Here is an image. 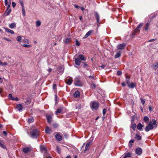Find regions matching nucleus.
<instances>
[{
  "instance_id": "1",
  "label": "nucleus",
  "mask_w": 158,
  "mask_h": 158,
  "mask_svg": "<svg viewBox=\"0 0 158 158\" xmlns=\"http://www.w3.org/2000/svg\"><path fill=\"white\" fill-rule=\"evenodd\" d=\"M157 125L155 119H153L152 122L150 121L148 125L145 128V130L146 132H148L150 130H152L154 128H156Z\"/></svg>"
},
{
  "instance_id": "2",
  "label": "nucleus",
  "mask_w": 158,
  "mask_h": 158,
  "mask_svg": "<svg viewBox=\"0 0 158 158\" xmlns=\"http://www.w3.org/2000/svg\"><path fill=\"white\" fill-rule=\"evenodd\" d=\"M39 132L37 129H35L30 132V135L34 139H37L39 136Z\"/></svg>"
},
{
  "instance_id": "3",
  "label": "nucleus",
  "mask_w": 158,
  "mask_h": 158,
  "mask_svg": "<svg viewBox=\"0 0 158 158\" xmlns=\"http://www.w3.org/2000/svg\"><path fill=\"white\" fill-rule=\"evenodd\" d=\"M90 105V107L92 109H97L99 106L98 103L95 101L91 102Z\"/></svg>"
},
{
  "instance_id": "4",
  "label": "nucleus",
  "mask_w": 158,
  "mask_h": 158,
  "mask_svg": "<svg viewBox=\"0 0 158 158\" xmlns=\"http://www.w3.org/2000/svg\"><path fill=\"white\" fill-rule=\"evenodd\" d=\"M32 150L31 147H27L24 148L23 149V152L25 153H27L29 152H31Z\"/></svg>"
},
{
  "instance_id": "5",
  "label": "nucleus",
  "mask_w": 158,
  "mask_h": 158,
  "mask_svg": "<svg viewBox=\"0 0 158 158\" xmlns=\"http://www.w3.org/2000/svg\"><path fill=\"white\" fill-rule=\"evenodd\" d=\"M126 45L125 43H123L118 45L117 46V48L119 50H123L124 49Z\"/></svg>"
},
{
  "instance_id": "6",
  "label": "nucleus",
  "mask_w": 158,
  "mask_h": 158,
  "mask_svg": "<svg viewBox=\"0 0 158 158\" xmlns=\"http://www.w3.org/2000/svg\"><path fill=\"white\" fill-rule=\"evenodd\" d=\"M74 84L75 86H80L81 85V82L80 81L79 79L76 78L75 79L74 81Z\"/></svg>"
},
{
  "instance_id": "7",
  "label": "nucleus",
  "mask_w": 158,
  "mask_h": 158,
  "mask_svg": "<svg viewBox=\"0 0 158 158\" xmlns=\"http://www.w3.org/2000/svg\"><path fill=\"white\" fill-rule=\"evenodd\" d=\"M91 142H87L85 145V150L84 152H85L88 151L89 149L90 145L91 144Z\"/></svg>"
},
{
  "instance_id": "8",
  "label": "nucleus",
  "mask_w": 158,
  "mask_h": 158,
  "mask_svg": "<svg viewBox=\"0 0 158 158\" xmlns=\"http://www.w3.org/2000/svg\"><path fill=\"white\" fill-rule=\"evenodd\" d=\"M55 137L58 141H60L62 139V137L60 134H57L55 135Z\"/></svg>"
},
{
  "instance_id": "9",
  "label": "nucleus",
  "mask_w": 158,
  "mask_h": 158,
  "mask_svg": "<svg viewBox=\"0 0 158 158\" xmlns=\"http://www.w3.org/2000/svg\"><path fill=\"white\" fill-rule=\"evenodd\" d=\"M142 149L140 148H137L135 150V153L138 155H140L142 153Z\"/></svg>"
},
{
  "instance_id": "10",
  "label": "nucleus",
  "mask_w": 158,
  "mask_h": 158,
  "mask_svg": "<svg viewBox=\"0 0 158 158\" xmlns=\"http://www.w3.org/2000/svg\"><path fill=\"white\" fill-rule=\"evenodd\" d=\"M46 117L48 123H51L52 119V117L50 115H47Z\"/></svg>"
},
{
  "instance_id": "11",
  "label": "nucleus",
  "mask_w": 158,
  "mask_h": 158,
  "mask_svg": "<svg viewBox=\"0 0 158 158\" xmlns=\"http://www.w3.org/2000/svg\"><path fill=\"white\" fill-rule=\"evenodd\" d=\"M75 64L77 65H79L81 63V60L78 58H75Z\"/></svg>"
},
{
  "instance_id": "12",
  "label": "nucleus",
  "mask_w": 158,
  "mask_h": 158,
  "mask_svg": "<svg viewBox=\"0 0 158 158\" xmlns=\"http://www.w3.org/2000/svg\"><path fill=\"white\" fill-rule=\"evenodd\" d=\"M16 108L18 110L20 111L22 110L23 109V107L21 104H19L17 105Z\"/></svg>"
},
{
  "instance_id": "13",
  "label": "nucleus",
  "mask_w": 158,
  "mask_h": 158,
  "mask_svg": "<svg viewBox=\"0 0 158 158\" xmlns=\"http://www.w3.org/2000/svg\"><path fill=\"white\" fill-rule=\"evenodd\" d=\"M95 17L96 18L97 22L98 23L99 22V16L98 13L97 12L95 13Z\"/></svg>"
},
{
  "instance_id": "14",
  "label": "nucleus",
  "mask_w": 158,
  "mask_h": 158,
  "mask_svg": "<svg viewBox=\"0 0 158 158\" xmlns=\"http://www.w3.org/2000/svg\"><path fill=\"white\" fill-rule=\"evenodd\" d=\"M143 23H140L139 24L137 27L135 29V31H138L139 32L140 30L139 29L141 28L142 26H143Z\"/></svg>"
},
{
  "instance_id": "15",
  "label": "nucleus",
  "mask_w": 158,
  "mask_h": 158,
  "mask_svg": "<svg viewBox=\"0 0 158 158\" xmlns=\"http://www.w3.org/2000/svg\"><path fill=\"white\" fill-rule=\"evenodd\" d=\"M132 155V154L130 152H127L124 153V156L123 158H127V157H131Z\"/></svg>"
},
{
  "instance_id": "16",
  "label": "nucleus",
  "mask_w": 158,
  "mask_h": 158,
  "mask_svg": "<svg viewBox=\"0 0 158 158\" xmlns=\"http://www.w3.org/2000/svg\"><path fill=\"white\" fill-rule=\"evenodd\" d=\"M93 31V30H91L88 31L85 34V35L84 36L83 38L85 39L87 37L89 36L91 33Z\"/></svg>"
},
{
  "instance_id": "17",
  "label": "nucleus",
  "mask_w": 158,
  "mask_h": 158,
  "mask_svg": "<svg viewBox=\"0 0 158 158\" xmlns=\"http://www.w3.org/2000/svg\"><path fill=\"white\" fill-rule=\"evenodd\" d=\"M4 142L2 140H0V147L3 148L5 149L6 148V147L4 145Z\"/></svg>"
},
{
  "instance_id": "18",
  "label": "nucleus",
  "mask_w": 158,
  "mask_h": 158,
  "mask_svg": "<svg viewBox=\"0 0 158 158\" xmlns=\"http://www.w3.org/2000/svg\"><path fill=\"white\" fill-rule=\"evenodd\" d=\"M51 130V129L48 127H46L45 131L46 134H49L50 133Z\"/></svg>"
},
{
  "instance_id": "19",
  "label": "nucleus",
  "mask_w": 158,
  "mask_h": 158,
  "mask_svg": "<svg viewBox=\"0 0 158 158\" xmlns=\"http://www.w3.org/2000/svg\"><path fill=\"white\" fill-rule=\"evenodd\" d=\"M78 58L80 59V60L85 61L86 59L85 58L84 56L83 55H79L78 56Z\"/></svg>"
},
{
  "instance_id": "20",
  "label": "nucleus",
  "mask_w": 158,
  "mask_h": 158,
  "mask_svg": "<svg viewBox=\"0 0 158 158\" xmlns=\"http://www.w3.org/2000/svg\"><path fill=\"white\" fill-rule=\"evenodd\" d=\"M62 109H63L61 107H60L55 112L56 114L57 115L58 114L62 112Z\"/></svg>"
},
{
  "instance_id": "21",
  "label": "nucleus",
  "mask_w": 158,
  "mask_h": 158,
  "mask_svg": "<svg viewBox=\"0 0 158 158\" xmlns=\"http://www.w3.org/2000/svg\"><path fill=\"white\" fill-rule=\"evenodd\" d=\"M73 96L74 97L77 98V97H79L80 96V92H79L77 90V91H75L74 94H73Z\"/></svg>"
},
{
  "instance_id": "22",
  "label": "nucleus",
  "mask_w": 158,
  "mask_h": 158,
  "mask_svg": "<svg viewBox=\"0 0 158 158\" xmlns=\"http://www.w3.org/2000/svg\"><path fill=\"white\" fill-rule=\"evenodd\" d=\"M130 78L128 76H127L126 77V82L128 85L130 82Z\"/></svg>"
},
{
  "instance_id": "23",
  "label": "nucleus",
  "mask_w": 158,
  "mask_h": 158,
  "mask_svg": "<svg viewBox=\"0 0 158 158\" xmlns=\"http://www.w3.org/2000/svg\"><path fill=\"white\" fill-rule=\"evenodd\" d=\"M152 67L155 70H156L158 68V62L156 63L155 64L152 65Z\"/></svg>"
},
{
  "instance_id": "24",
  "label": "nucleus",
  "mask_w": 158,
  "mask_h": 158,
  "mask_svg": "<svg viewBox=\"0 0 158 158\" xmlns=\"http://www.w3.org/2000/svg\"><path fill=\"white\" fill-rule=\"evenodd\" d=\"M135 86V85L133 83H131V84L129 83L128 85V86L129 87L132 89L134 88Z\"/></svg>"
},
{
  "instance_id": "25",
  "label": "nucleus",
  "mask_w": 158,
  "mask_h": 158,
  "mask_svg": "<svg viewBox=\"0 0 158 158\" xmlns=\"http://www.w3.org/2000/svg\"><path fill=\"white\" fill-rule=\"evenodd\" d=\"M121 52H117V53L114 56V58L115 59H117V58L120 57L121 56Z\"/></svg>"
},
{
  "instance_id": "26",
  "label": "nucleus",
  "mask_w": 158,
  "mask_h": 158,
  "mask_svg": "<svg viewBox=\"0 0 158 158\" xmlns=\"http://www.w3.org/2000/svg\"><path fill=\"white\" fill-rule=\"evenodd\" d=\"M5 29L6 31L8 33H10L11 34H14V31L5 28Z\"/></svg>"
},
{
  "instance_id": "27",
  "label": "nucleus",
  "mask_w": 158,
  "mask_h": 158,
  "mask_svg": "<svg viewBox=\"0 0 158 158\" xmlns=\"http://www.w3.org/2000/svg\"><path fill=\"white\" fill-rule=\"evenodd\" d=\"M72 82V79L71 78H69L66 81V83L68 85H70Z\"/></svg>"
},
{
  "instance_id": "28",
  "label": "nucleus",
  "mask_w": 158,
  "mask_h": 158,
  "mask_svg": "<svg viewBox=\"0 0 158 158\" xmlns=\"http://www.w3.org/2000/svg\"><path fill=\"white\" fill-rule=\"evenodd\" d=\"M143 127V125L141 123H139L137 125V129L139 130H141Z\"/></svg>"
},
{
  "instance_id": "29",
  "label": "nucleus",
  "mask_w": 158,
  "mask_h": 158,
  "mask_svg": "<svg viewBox=\"0 0 158 158\" xmlns=\"http://www.w3.org/2000/svg\"><path fill=\"white\" fill-rule=\"evenodd\" d=\"M135 138L138 140H141V137L139 134H135Z\"/></svg>"
},
{
  "instance_id": "30",
  "label": "nucleus",
  "mask_w": 158,
  "mask_h": 158,
  "mask_svg": "<svg viewBox=\"0 0 158 158\" xmlns=\"http://www.w3.org/2000/svg\"><path fill=\"white\" fill-rule=\"evenodd\" d=\"M139 32L138 31H135V29L134 31L132 32L131 35V37L132 38H133L134 37V36L136 35V34L138 33Z\"/></svg>"
},
{
  "instance_id": "31",
  "label": "nucleus",
  "mask_w": 158,
  "mask_h": 158,
  "mask_svg": "<svg viewBox=\"0 0 158 158\" xmlns=\"http://www.w3.org/2000/svg\"><path fill=\"white\" fill-rule=\"evenodd\" d=\"M150 26V23H147L146 24L145 26L144 27V30L146 31H147L149 28Z\"/></svg>"
},
{
  "instance_id": "32",
  "label": "nucleus",
  "mask_w": 158,
  "mask_h": 158,
  "mask_svg": "<svg viewBox=\"0 0 158 158\" xmlns=\"http://www.w3.org/2000/svg\"><path fill=\"white\" fill-rule=\"evenodd\" d=\"M16 26V24L15 23H13L9 25V27L10 28L13 29Z\"/></svg>"
},
{
  "instance_id": "33",
  "label": "nucleus",
  "mask_w": 158,
  "mask_h": 158,
  "mask_svg": "<svg viewBox=\"0 0 158 158\" xmlns=\"http://www.w3.org/2000/svg\"><path fill=\"white\" fill-rule=\"evenodd\" d=\"M11 12L10 9H8V10H6L4 14H6V16L9 15Z\"/></svg>"
},
{
  "instance_id": "34",
  "label": "nucleus",
  "mask_w": 158,
  "mask_h": 158,
  "mask_svg": "<svg viewBox=\"0 0 158 158\" xmlns=\"http://www.w3.org/2000/svg\"><path fill=\"white\" fill-rule=\"evenodd\" d=\"M90 88L92 89H94L96 87L95 84L93 83L90 84Z\"/></svg>"
},
{
  "instance_id": "35",
  "label": "nucleus",
  "mask_w": 158,
  "mask_h": 158,
  "mask_svg": "<svg viewBox=\"0 0 158 158\" xmlns=\"http://www.w3.org/2000/svg\"><path fill=\"white\" fill-rule=\"evenodd\" d=\"M149 118L148 117L145 116L144 117L143 120L146 122L148 123L149 121Z\"/></svg>"
},
{
  "instance_id": "36",
  "label": "nucleus",
  "mask_w": 158,
  "mask_h": 158,
  "mask_svg": "<svg viewBox=\"0 0 158 158\" xmlns=\"http://www.w3.org/2000/svg\"><path fill=\"white\" fill-rule=\"evenodd\" d=\"M34 121V119L33 118V117L30 118L28 119V122L29 123H32V122H33Z\"/></svg>"
},
{
  "instance_id": "37",
  "label": "nucleus",
  "mask_w": 158,
  "mask_h": 158,
  "mask_svg": "<svg viewBox=\"0 0 158 158\" xmlns=\"http://www.w3.org/2000/svg\"><path fill=\"white\" fill-rule=\"evenodd\" d=\"M23 42L25 43H27V44H29V40L26 39H24L23 40Z\"/></svg>"
},
{
  "instance_id": "38",
  "label": "nucleus",
  "mask_w": 158,
  "mask_h": 158,
  "mask_svg": "<svg viewBox=\"0 0 158 158\" xmlns=\"http://www.w3.org/2000/svg\"><path fill=\"white\" fill-rule=\"evenodd\" d=\"M70 40L71 39L70 38H67L65 40V43L66 44H68L70 43Z\"/></svg>"
},
{
  "instance_id": "39",
  "label": "nucleus",
  "mask_w": 158,
  "mask_h": 158,
  "mask_svg": "<svg viewBox=\"0 0 158 158\" xmlns=\"http://www.w3.org/2000/svg\"><path fill=\"white\" fill-rule=\"evenodd\" d=\"M36 24L37 27H39L41 25V22L39 20H38L36 21Z\"/></svg>"
},
{
  "instance_id": "40",
  "label": "nucleus",
  "mask_w": 158,
  "mask_h": 158,
  "mask_svg": "<svg viewBox=\"0 0 158 158\" xmlns=\"http://www.w3.org/2000/svg\"><path fill=\"white\" fill-rule=\"evenodd\" d=\"M16 39H17V41L18 42H20L21 41L22 38L20 36H18L17 37Z\"/></svg>"
},
{
  "instance_id": "41",
  "label": "nucleus",
  "mask_w": 158,
  "mask_h": 158,
  "mask_svg": "<svg viewBox=\"0 0 158 158\" xmlns=\"http://www.w3.org/2000/svg\"><path fill=\"white\" fill-rule=\"evenodd\" d=\"M136 127V125L135 123H134L132 124L131 126V128L133 129L134 130H135V129Z\"/></svg>"
},
{
  "instance_id": "42",
  "label": "nucleus",
  "mask_w": 158,
  "mask_h": 158,
  "mask_svg": "<svg viewBox=\"0 0 158 158\" xmlns=\"http://www.w3.org/2000/svg\"><path fill=\"white\" fill-rule=\"evenodd\" d=\"M40 150L42 151H44V152H46V148L44 147H43L42 146H40Z\"/></svg>"
},
{
  "instance_id": "43",
  "label": "nucleus",
  "mask_w": 158,
  "mask_h": 158,
  "mask_svg": "<svg viewBox=\"0 0 158 158\" xmlns=\"http://www.w3.org/2000/svg\"><path fill=\"white\" fill-rule=\"evenodd\" d=\"M22 12L23 15V16H25L26 15V13L24 7L22 8Z\"/></svg>"
},
{
  "instance_id": "44",
  "label": "nucleus",
  "mask_w": 158,
  "mask_h": 158,
  "mask_svg": "<svg viewBox=\"0 0 158 158\" xmlns=\"http://www.w3.org/2000/svg\"><path fill=\"white\" fill-rule=\"evenodd\" d=\"M9 98L11 100H12V99H13L14 97L12 96V95L11 94H10L8 95Z\"/></svg>"
},
{
  "instance_id": "45",
  "label": "nucleus",
  "mask_w": 158,
  "mask_h": 158,
  "mask_svg": "<svg viewBox=\"0 0 158 158\" xmlns=\"http://www.w3.org/2000/svg\"><path fill=\"white\" fill-rule=\"evenodd\" d=\"M56 150L57 152L59 154L60 153V149L59 147H56Z\"/></svg>"
},
{
  "instance_id": "46",
  "label": "nucleus",
  "mask_w": 158,
  "mask_h": 158,
  "mask_svg": "<svg viewBox=\"0 0 158 158\" xmlns=\"http://www.w3.org/2000/svg\"><path fill=\"white\" fill-rule=\"evenodd\" d=\"M140 99L141 101V102L142 103V104L143 105H144L145 103V101L142 98H140Z\"/></svg>"
},
{
  "instance_id": "47",
  "label": "nucleus",
  "mask_w": 158,
  "mask_h": 158,
  "mask_svg": "<svg viewBox=\"0 0 158 158\" xmlns=\"http://www.w3.org/2000/svg\"><path fill=\"white\" fill-rule=\"evenodd\" d=\"M19 2L20 3V4L21 5L22 8L24 7V6L23 1L22 0H19Z\"/></svg>"
},
{
  "instance_id": "48",
  "label": "nucleus",
  "mask_w": 158,
  "mask_h": 158,
  "mask_svg": "<svg viewBox=\"0 0 158 158\" xmlns=\"http://www.w3.org/2000/svg\"><path fill=\"white\" fill-rule=\"evenodd\" d=\"M22 46L23 47H26V48H30L31 47V46L30 45L28 44H23Z\"/></svg>"
},
{
  "instance_id": "49",
  "label": "nucleus",
  "mask_w": 158,
  "mask_h": 158,
  "mask_svg": "<svg viewBox=\"0 0 158 158\" xmlns=\"http://www.w3.org/2000/svg\"><path fill=\"white\" fill-rule=\"evenodd\" d=\"M122 74V72L121 71H118L117 72V75L118 76L121 75Z\"/></svg>"
},
{
  "instance_id": "50",
  "label": "nucleus",
  "mask_w": 158,
  "mask_h": 158,
  "mask_svg": "<svg viewBox=\"0 0 158 158\" xmlns=\"http://www.w3.org/2000/svg\"><path fill=\"white\" fill-rule=\"evenodd\" d=\"M106 109H104L102 111V114L103 115H105L106 112Z\"/></svg>"
},
{
  "instance_id": "51",
  "label": "nucleus",
  "mask_w": 158,
  "mask_h": 158,
  "mask_svg": "<svg viewBox=\"0 0 158 158\" xmlns=\"http://www.w3.org/2000/svg\"><path fill=\"white\" fill-rule=\"evenodd\" d=\"M3 39L7 41H8L9 42H11V41L10 40L6 37H4Z\"/></svg>"
},
{
  "instance_id": "52",
  "label": "nucleus",
  "mask_w": 158,
  "mask_h": 158,
  "mask_svg": "<svg viewBox=\"0 0 158 158\" xmlns=\"http://www.w3.org/2000/svg\"><path fill=\"white\" fill-rule=\"evenodd\" d=\"M76 44L77 46H79L80 45V43L77 40L76 41Z\"/></svg>"
},
{
  "instance_id": "53",
  "label": "nucleus",
  "mask_w": 158,
  "mask_h": 158,
  "mask_svg": "<svg viewBox=\"0 0 158 158\" xmlns=\"http://www.w3.org/2000/svg\"><path fill=\"white\" fill-rule=\"evenodd\" d=\"M19 100V98L17 97H16L15 98H14L13 99H12V100H15L16 101H18Z\"/></svg>"
},
{
  "instance_id": "54",
  "label": "nucleus",
  "mask_w": 158,
  "mask_h": 158,
  "mask_svg": "<svg viewBox=\"0 0 158 158\" xmlns=\"http://www.w3.org/2000/svg\"><path fill=\"white\" fill-rule=\"evenodd\" d=\"M134 140L133 139L131 140L129 142V143L130 144H132V143H133L134 142Z\"/></svg>"
},
{
  "instance_id": "55",
  "label": "nucleus",
  "mask_w": 158,
  "mask_h": 158,
  "mask_svg": "<svg viewBox=\"0 0 158 158\" xmlns=\"http://www.w3.org/2000/svg\"><path fill=\"white\" fill-rule=\"evenodd\" d=\"M12 6L13 7H15L16 6V4L14 2H12Z\"/></svg>"
},
{
  "instance_id": "56",
  "label": "nucleus",
  "mask_w": 158,
  "mask_h": 158,
  "mask_svg": "<svg viewBox=\"0 0 158 158\" xmlns=\"http://www.w3.org/2000/svg\"><path fill=\"white\" fill-rule=\"evenodd\" d=\"M56 85L55 84H54L53 85L52 88L53 89H54L56 88Z\"/></svg>"
},
{
  "instance_id": "57",
  "label": "nucleus",
  "mask_w": 158,
  "mask_h": 158,
  "mask_svg": "<svg viewBox=\"0 0 158 158\" xmlns=\"http://www.w3.org/2000/svg\"><path fill=\"white\" fill-rule=\"evenodd\" d=\"M3 134H4L5 135H7V132H6V131H3Z\"/></svg>"
},
{
  "instance_id": "58",
  "label": "nucleus",
  "mask_w": 158,
  "mask_h": 158,
  "mask_svg": "<svg viewBox=\"0 0 158 158\" xmlns=\"http://www.w3.org/2000/svg\"><path fill=\"white\" fill-rule=\"evenodd\" d=\"M7 4H8V1L7 0L5 1V5L6 6L7 5Z\"/></svg>"
},
{
  "instance_id": "59",
  "label": "nucleus",
  "mask_w": 158,
  "mask_h": 158,
  "mask_svg": "<svg viewBox=\"0 0 158 158\" xmlns=\"http://www.w3.org/2000/svg\"><path fill=\"white\" fill-rule=\"evenodd\" d=\"M122 86L124 87L126 85V84L125 83L123 82L122 83Z\"/></svg>"
},
{
  "instance_id": "60",
  "label": "nucleus",
  "mask_w": 158,
  "mask_h": 158,
  "mask_svg": "<svg viewBox=\"0 0 158 158\" xmlns=\"http://www.w3.org/2000/svg\"><path fill=\"white\" fill-rule=\"evenodd\" d=\"M148 109H149V110L150 111H151L152 110V107L151 106H149Z\"/></svg>"
},
{
  "instance_id": "61",
  "label": "nucleus",
  "mask_w": 158,
  "mask_h": 158,
  "mask_svg": "<svg viewBox=\"0 0 158 158\" xmlns=\"http://www.w3.org/2000/svg\"><path fill=\"white\" fill-rule=\"evenodd\" d=\"M52 70L51 68H49L48 69V71L49 72H50L52 71Z\"/></svg>"
},
{
  "instance_id": "62",
  "label": "nucleus",
  "mask_w": 158,
  "mask_h": 158,
  "mask_svg": "<svg viewBox=\"0 0 158 158\" xmlns=\"http://www.w3.org/2000/svg\"><path fill=\"white\" fill-rule=\"evenodd\" d=\"M89 77L91 78V79H94V77L93 76H89Z\"/></svg>"
},
{
  "instance_id": "63",
  "label": "nucleus",
  "mask_w": 158,
  "mask_h": 158,
  "mask_svg": "<svg viewBox=\"0 0 158 158\" xmlns=\"http://www.w3.org/2000/svg\"><path fill=\"white\" fill-rule=\"evenodd\" d=\"M87 66V64L86 63L84 62V67H85L86 66Z\"/></svg>"
},
{
  "instance_id": "64",
  "label": "nucleus",
  "mask_w": 158,
  "mask_h": 158,
  "mask_svg": "<svg viewBox=\"0 0 158 158\" xmlns=\"http://www.w3.org/2000/svg\"><path fill=\"white\" fill-rule=\"evenodd\" d=\"M65 158H71V156L69 155Z\"/></svg>"
}]
</instances>
